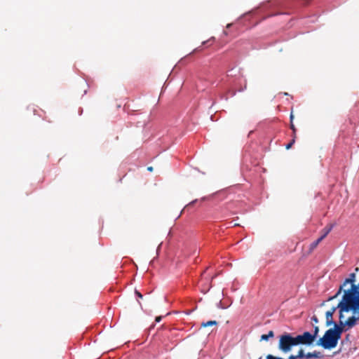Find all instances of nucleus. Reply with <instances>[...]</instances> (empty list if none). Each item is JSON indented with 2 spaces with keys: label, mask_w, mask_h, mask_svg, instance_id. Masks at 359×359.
Masks as SVG:
<instances>
[{
  "label": "nucleus",
  "mask_w": 359,
  "mask_h": 359,
  "mask_svg": "<svg viewBox=\"0 0 359 359\" xmlns=\"http://www.w3.org/2000/svg\"><path fill=\"white\" fill-rule=\"evenodd\" d=\"M341 337L332 329L325 331L323 337L318 339L316 345L323 347L325 350L334 348Z\"/></svg>",
  "instance_id": "nucleus-1"
},
{
  "label": "nucleus",
  "mask_w": 359,
  "mask_h": 359,
  "mask_svg": "<svg viewBox=\"0 0 359 359\" xmlns=\"http://www.w3.org/2000/svg\"><path fill=\"white\" fill-rule=\"evenodd\" d=\"M298 346L297 336L293 337L291 334L285 332L279 337L278 348L283 353L291 351L293 346Z\"/></svg>",
  "instance_id": "nucleus-2"
},
{
  "label": "nucleus",
  "mask_w": 359,
  "mask_h": 359,
  "mask_svg": "<svg viewBox=\"0 0 359 359\" xmlns=\"http://www.w3.org/2000/svg\"><path fill=\"white\" fill-rule=\"evenodd\" d=\"M316 339L312 335L311 332L305 331L301 334L297 335V341L298 345H305L310 346L313 344Z\"/></svg>",
  "instance_id": "nucleus-3"
},
{
  "label": "nucleus",
  "mask_w": 359,
  "mask_h": 359,
  "mask_svg": "<svg viewBox=\"0 0 359 359\" xmlns=\"http://www.w3.org/2000/svg\"><path fill=\"white\" fill-rule=\"evenodd\" d=\"M346 304L348 305V311H351L353 315L359 316V302H358L353 295L344 294Z\"/></svg>",
  "instance_id": "nucleus-4"
},
{
  "label": "nucleus",
  "mask_w": 359,
  "mask_h": 359,
  "mask_svg": "<svg viewBox=\"0 0 359 359\" xmlns=\"http://www.w3.org/2000/svg\"><path fill=\"white\" fill-rule=\"evenodd\" d=\"M337 309L339 310V322L345 321L344 320V313H348L349 311L344 294L342 295L341 299L339 304L336 306V310Z\"/></svg>",
  "instance_id": "nucleus-5"
},
{
  "label": "nucleus",
  "mask_w": 359,
  "mask_h": 359,
  "mask_svg": "<svg viewBox=\"0 0 359 359\" xmlns=\"http://www.w3.org/2000/svg\"><path fill=\"white\" fill-rule=\"evenodd\" d=\"M333 327H331L341 338L344 332L348 331L349 329L346 325L345 321H341L338 323L334 322L332 325Z\"/></svg>",
  "instance_id": "nucleus-6"
},
{
  "label": "nucleus",
  "mask_w": 359,
  "mask_h": 359,
  "mask_svg": "<svg viewBox=\"0 0 359 359\" xmlns=\"http://www.w3.org/2000/svg\"><path fill=\"white\" fill-rule=\"evenodd\" d=\"M355 278H356L355 273H351L349 274L348 278H346L344 280L343 283L339 286V287H341L343 292H344V290H345V289H344V287L347 284H351V286L355 285Z\"/></svg>",
  "instance_id": "nucleus-7"
},
{
  "label": "nucleus",
  "mask_w": 359,
  "mask_h": 359,
  "mask_svg": "<svg viewBox=\"0 0 359 359\" xmlns=\"http://www.w3.org/2000/svg\"><path fill=\"white\" fill-rule=\"evenodd\" d=\"M336 311V306H333L331 309L327 311L325 313V318H326V325L330 326L334 323L333 320V314Z\"/></svg>",
  "instance_id": "nucleus-8"
},
{
  "label": "nucleus",
  "mask_w": 359,
  "mask_h": 359,
  "mask_svg": "<svg viewBox=\"0 0 359 359\" xmlns=\"http://www.w3.org/2000/svg\"><path fill=\"white\" fill-rule=\"evenodd\" d=\"M359 320V316H355L354 315L348 317L346 320V325L350 330L353 327Z\"/></svg>",
  "instance_id": "nucleus-9"
},
{
  "label": "nucleus",
  "mask_w": 359,
  "mask_h": 359,
  "mask_svg": "<svg viewBox=\"0 0 359 359\" xmlns=\"http://www.w3.org/2000/svg\"><path fill=\"white\" fill-rule=\"evenodd\" d=\"M306 359H311V358H322L323 355L321 354L320 352L314 351L313 352H309L306 353Z\"/></svg>",
  "instance_id": "nucleus-10"
},
{
  "label": "nucleus",
  "mask_w": 359,
  "mask_h": 359,
  "mask_svg": "<svg viewBox=\"0 0 359 359\" xmlns=\"http://www.w3.org/2000/svg\"><path fill=\"white\" fill-rule=\"evenodd\" d=\"M350 293H359V283L355 285L351 286L349 289L344 290V294L348 295Z\"/></svg>",
  "instance_id": "nucleus-11"
},
{
  "label": "nucleus",
  "mask_w": 359,
  "mask_h": 359,
  "mask_svg": "<svg viewBox=\"0 0 359 359\" xmlns=\"http://www.w3.org/2000/svg\"><path fill=\"white\" fill-rule=\"evenodd\" d=\"M350 293H359V283L355 285L351 286L349 289L344 290V294L348 295Z\"/></svg>",
  "instance_id": "nucleus-12"
},
{
  "label": "nucleus",
  "mask_w": 359,
  "mask_h": 359,
  "mask_svg": "<svg viewBox=\"0 0 359 359\" xmlns=\"http://www.w3.org/2000/svg\"><path fill=\"white\" fill-rule=\"evenodd\" d=\"M334 226V224H330L326 226L323 230V233L321 236V237L324 239L329 234V233L332 230Z\"/></svg>",
  "instance_id": "nucleus-13"
},
{
  "label": "nucleus",
  "mask_w": 359,
  "mask_h": 359,
  "mask_svg": "<svg viewBox=\"0 0 359 359\" xmlns=\"http://www.w3.org/2000/svg\"><path fill=\"white\" fill-rule=\"evenodd\" d=\"M274 332L272 330H270L267 334H262L261 336L262 341H268L270 338L273 337Z\"/></svg>",
  "instance_id": "nucleus-14"
},
{
  "label": "nucleus",
  "mask_w": 359,
  "mask_h": 359,
  "mask_svg": "<svg viewBox=\"0 0 359 359\" xmlns=\"http://www.w3.org/2000/svg\"><path fill=\"white\" fill-rule=\"evenodd\" d=\"M322 240H323V238L320 236L317 240L312 242L310 244V250H313L316 248Z\"/></svg>",
  "instance_id": "nucleus-15"
},
{
  "label": "nucleus",
  "mask_w": 359,
  "mask_h": 359,
  "mask_svg": "<svg viewBox=\"0 0 359 359\" xmlns=\"http://www.w3.org/2000/svg\"><path fill=\"white\" fill-rule=\"evenodd\" d=\"M217 324V322L216 320H209L207 322H203L201 323V326L205 327H208V326L215 325Z\"/></svg>",
  "instance_id": "nucleus-16"
},
{
  "label": "nucleus",
  "mask_w": 359,
  "mask_h": 359,
  "mask_svg": "<svg viewBox=\"0 0 359 359\" xmlns=\"http://www.w3.org/2000/svg\"><path fill=\"white\" fill-rule=\"evenodd\" d=\"M342 292V288L341 287H339L337 292L335 293L334 295L333 296H331L328 299H327V302H330V301H332L334 299H335L337 297H338L341 293Z\"/></svg>",
  "instance_id": "nucleus-17"
},
{
  "label": "nucleus",
  "mask_w": 359,
  "mask_h": 359,
  "mask_svg": "<svg viewBox=\"0 0 359 359\" xmlns=\"http://www.w3.org/2000/svg\"><path fill=\"white\" fill-rule=\"evenodd\" d=\"M296 355L297 359H306V354L304 353L303 349H300Z\"/></svg>",
  "instance_id": "nucleus-18"
},
{
  "label": "nucleus",
  "mask_w": 359,
  "mask_h": 359,
  "mask_svg": "<svg viewBox=\"0 0 359 359\" xmlns=\"http://www.w3.org/2000/svg\"><path fill=\"white\" fill-rule=\"evenodd\" d=\"M319 331H320L319 327L318 325H314L313 326V330L311 332V334H312V335H313V337L316 339L317 338V337L318 335Z\"/></svg>",
  "instance_id": "nucleus-19"
},
{
  "label": "nucleus",
  "mask_w": 359,
  "mask_h": 359,
  "mask_svg": "<svg viewBox=\"0 0 359 359\" xmlns=\"http://www.w3.org/2000/svg\"><path fill=\"white\" fill-rule=\"evenodd\" d=\"M294 138H295V137L294 136V137H293V139L291 140V142H289V143L286 145L285 148H286L287 149H290V148L292 147V146L293 145V144H294V142H295V139H294Z\"/></svg>",
  "instance_id": "nucleus-20"
},
{
  "label": "nucleus",
  "mask_w": 359,
  "mask_h": 359,
  "mask_svg": "<svg viewBox=\"0 0 359 359\" xmlns=\"http://www.w3.org/2000/svg\"><path fill=\"white\" fill-rule=\"evenodd\" d=\"M135 294L136 297H137V298L142 299L143 297V295L142 294V293L140 291H138L137 290H135Z\"/></svg>",
  "instance_id": "nucleus-21"
},
{
  "label": "nucleus",
  "mask_w": 359,
  "mask_h": 359,
  "mask_svg": "<svg viewBox=\"0 0 359 359\" xmlns=\"http://www.w3.org/2000/svg\"><path fill=\"white\" fill-rule=\"evenodd\" d=\"M311 320L312 322H313L315 324H317L318 323L319 320H318V318L316 316H313L311 318Z\"/></svg>",
  "instance_id": "nucleus-22"
},
{
  "label": "nucleus",
  "mask_w": 359,
  "mask_h": 359,
  "mask_svg": "<svg viewBox=\"0 0 359 359\" xmlns=\"http://www.w3.org/2000/svg\"><path fill=\"white\" fill-rule=\"evenodd\" d=\"M352 294L355 297V299L359 302V293H350L348 295Z\"/></svg>",
  "instance_id": "nucleus-23"
},
{
  "label": "nucleus",
  "mask_w": 359,
  "mask_h": 359,
  "mask_svg": "<svg viewBox=\"0 0 359 359\" xmlns=\"http://www.w3.org/2000/svg\"><path fill=\"white\" fill-rule=\"evenodd\" d=\"M349 341V334H347L345 337V339H344L342 341H341V344H344L346 341Z\"/></svg>",
  "instance_id": "nucleus-24"
},
{
  "label": "nucleus",
  "mask_w": 359,
  "mask_h": 359,
  "mask_svg": "<svg viewBox=\"0 0 359 359\" xmlns=\"http://www.w3.org/2000/svg\"><path fill=\"white\" fill-rule=\"evenodd\" d=\"M290 128L292 130L293 133L294 134L295 132H296V128H295V127H294V124L292 123H291Z\"/></svg>",
  "instance_id": "nucleus-25"
},
{
  "label": "nucleus",
  "mask_w": 359,
  "mask_h": 359,
  "mask_svg": "<svg viewBox=\"0 0 359 359\" xmlns=\"http://www.w3.org/2000/svg\"><path fill=\"white\" fill-rule=\"evenodd\" d=\"M217 306H218V308H220V309H226V307L223 306L222 305V302H219L218 303Z\"/></svg>",
  "instance_id": "nucleus-26"
},
{
  "label": "nucleus",
  "mask_w": 359,
  "mask_h": 359,
  "mask_svg": "<svg viewBox=\"0 0 359 359\" xmlns=\"http://www.w3.org/2000/svg\"><path fill=\"white\" fill-rule=\"evenodd\" d=\"M288 359H297V358L296 355H290Z\"/></svg>",
  "instance_id": "nucleus-27"
},
{
  "label": "nucleus",
  "mask_w": 359,
  "mask_h": 359,
  "mask_svg": "<svg viewBox=\"0 0 359 359\" xmlns=\"http://www.w3.org/2000/svg\"><path fill=\"white\" fill-rule=\"evenodd\" d=\"M161 319H162V316H158L156 318V321L157 323H159L161 320Z\"/></svg>",
  "instance_id": "nucleus-28"
},
{
  "label": "nucleus",
  "mask_w": 359,
  "mask_h": 359,
  "mask_svg": "<svg viewBox=\"0 0 359 359\" xmlns=\"http://www.w3.org/2000/svg\"><path fill=\"white\" fill-rule=\"evenodd\" d=\"M266 359H273V355L269 354V355H266Z\"/></svg>",
  "instance_id": "nucleus-29"
},
{
  "label": "nucleus",
  "mask_w": 359,
  "mask_h": 359,
  "mask_svg": "<svg viewBox=\"0 0 359 359\" xmlns=\"http://www.w3.org/2000/svg\"><path fill=\"white\" fill-rule=\"evenodd\" d=\"M273 359H284V358H283L281 357H278V356H274V355H273Z\"/></svg>",
  "instance_id": "nucleus-30"
},
{
  "label": "nucleus",
  "mask_w": 359,
  "mask_h": 359,
  "mask_svg": "<svg viewBox=\"0 0 359 359\" xmlns=\"http://www.w3.org/2000/svg\"><path fill=\"white\" fill-rule=\"evenodd\" d=\"M147 170H148L149 171H152V170H153V168H152V167H148V168H147Z\"/></svg>",
  "instance_id": "nucleus-31"
},
{
  "label": "nucleus",
  "mask_w": 359,
  "mask_h": 359,
  "mask_svg": "<svg viewBox=\"0 0 359 359\" xmlns=\"http://www.w3.org/2000/svg\"><path fill=\"white\" fill-rule=\"evenodd\" d=\"M196 202V200H194V201H191V202L189 203V205H191V204H194V203H195Z\"/></svg>",
  "instance_id": "nucleus-32"
},
{
  "label": "nucleus",
  "mask_w": 359,
  "mask_h": 359,
  "mask_svg": "<svg viewBox=\"0 0 359 359\" xmlns=\"http://www.w3.org/2000/svg\"><path fill=\"white\" fill-rule=\"evenodd\" d=\"M292 118H293V115H292V114H290V119L292 120Z\"/></svg>",
  "instance_id": "nucleus-33"
},
{
  "label": "nucleus",
  "mask_w": 359,
  "mask_h": 359,
  "mask_svg": "<svg viewBox=\"0 0 359 359\" xmlns=\"http://www.w3.org/2000/svg\"><path fill=\"white\" fill-rule=\"evenodd\" d=\"M222 98H224L225 100H227V99H228V97H226H226H224H224H222Z\"/></svg>",
  "instance_id": "nucleus-34"
},
{
  "label": "nucleus",
  "mask_w": 359,
  "mask_h": 359,
  "mask_svg": "<svg viewBox=\"0 0 359 359\" xmlns=\"http://www.w3.org/2000/svg\"><path fill=\"white\" fill-rule=\"evenodd\" d=\"M161 245V244L159 245L158 248L156 249V251H158V249H159Z\"/></svg>",
  "instance_id": "nucleus-35"
},
{
  "label": "nucleus",
  "mask_w": 359,
  "mask_h": 359,
  "mask_svg": "<svg viewBox=\"0 0 359 359\" xmlns=\"http://www.w3.org/2000/svg\"><path fill=\"white\" fill-rule=\"evenodd\" d=\"M359 269L358 268H355V271H358Z\"/></svg>",
  "instance_id": "nucleus-36"
},
{
  "label": "nucleus",
  "mask_w": 359,
  "mask_h": 359,
  "mask_svg": "<svg viewBox=\"0 0 359 359\" xmlns=\"http://www.w3.org/2000/svg\"><path fill=\"white\" fill-rule=\"evenodd\" d=\"M259 359H262V357H260Z\"/></svg>",
  "instance_id": "nucleus-37"
}]
</instances>
